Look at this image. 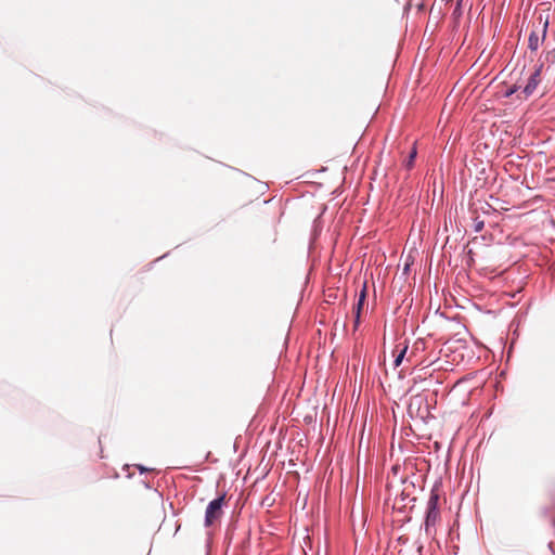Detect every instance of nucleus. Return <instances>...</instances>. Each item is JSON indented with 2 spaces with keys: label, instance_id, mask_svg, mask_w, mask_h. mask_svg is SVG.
<instances>
[{
  "label": "nucleus",
  "instance_id": "f257e3e1",
  "mask_svg": "<svg viewBox=\"0 0 555 555\" xmlns=\"http://www.w3.org/2000/svg\"><path fill=\"white\" fill-rule=\"evenodd\" d=\"M439 494L433 490L427 503V514L425 520L426 531H429L430 527H434L440 517L438 509Z\"/></svg>",
  "mask_w": 555,
  "mask_h": 555
},
{
  "label": "nucleus",
  "instance_id": "f03ea898",
  "mask_svg": "<svg viewBox=\"0 0 555 555\" xmlns=\"http://www.w3.org/2000/svg\"><path fill=\"white\" fill-rule=\"evenodd\" d=\"M548 22L547 20L542 21V18H539L538 26H535L534 29L531 30L529 39H528V48L531 51H537L541 44V42L546 37Z\"/></svg>",
  "mask_w": 555,
  "mask_h": 555
},
{
  "label": "nucleus",
  "instance_id": "7ed1b4c3",
  "mask_svg": "<svg viewBox=\"0 0 555 555\" xmlns=\"http://www.w3.org/2000/svg\"><path fill=\"white\" fill-rule=\"evenodd\" d=\"M224 504V495H221L215 500H212L205 513V526L210 527L215 524V521L219 520L222 516V506Z\"/></svg>",
  "mask_w": 555,
  "mask_h": 555
},
{
  "label": "nucleus",
  "instance_id": "20e7f679",
  "mask_svg": "<svg viewBox=\"0 0 555 555\" xmlns=\"http://www.w3.org/2000/svg\"><path fill=\"white\" fill-rule=\"evenodd\" d=\"M542 65L535 68V70L531 74L527 85L524 88V93L528 96L530 95L537 88L540 82V74H541Z\"/></svg>",
  "mask_w": 555,
  "mask_h": 555
},
{
  "label": "nucleus",
  "instance_id": "39448f33",
  "mask_svg": "<svg viewBox=\"0 0 555 555\" xmlns=\"http://www.w3.org/2000/svg\"><path fill=\"white\" fill-rule=\"evenodd\" d=\"M406 350H408V345L406 344L402 345V347H401V345H397L396 346V349L393 350V357H395L393 364H395V367H398L402 363L403 358H404V356L406 353Z\"/></svg>",
  "mask_w": 555,
  "mask_h": 555
},
{
  "label": "nucleus",
  "instance_id": "423d86ee",
  "mask_svg": "<svg viewBox=\"0 0 555 555\" xmlns=\"http://www.w3.org/2000/svg\"><path fill=\"white\" fill-rule=\"evenodd\" d=\"M365 291L363 289L360 295H359V299H358V304H357V307H356V320H354V327L358 326L359 322H360V313H361V310H362V307L364 305V301H365Z\"/></svg>",
  "mask_w": 555,
  "mask_h": 555
},
{
  "label": "nucleus",
  "instance_id": "0eeeda50",
  "mask_svg": "<svg viewBox=\"0 0 555 555\" xmlns=\"http://www.w3.org/2000/svg\"><path fill=\"white\" fill-rule=\"evenodd\" d=\"M417 151L415 145H413L409 158L404 162V166L408 170H410L414 166V159L416 157Z\"/></svg>",
  "mask_w": 555,
  "mask_h": 555
},
{
  "label": "nucleus",
  "instance_id": "6e6552de",
  "mask_svg": "<svg viewBox=\"0 0 555 555\" xmlns=\"http://www.w3.org/2000/svg\"><path fill=\"white\" fill-rule=\"evenodd\" d=\"M482 228H483V221H477L475 224V230L477 232H479V231H481Z\"/></svg>",
  "mask_w": 555,
  "mask_h": 555
},
{
  "label": "nucleus",
  "instance_id": "1a4fd4ad",
  "mask_svg": "<svg viewBox=\"0 0 555 555\" xmlns=\"http://www.w3.org/2000/svg\"><path fill=\"white\" fill-rule=\"evenodd\" d=\"M517 90L516 87H513L511 89H508L506 92H505V96H511L513 93H515Z\"/></svg>",
  "mask_w": 555,
  "mask_h": 555
},
{
  "label": "nucleus",
  "instance_id": "9d476101",
  "mask_svg": "<svg viewBox=\"0 0 555 555\" xmlns=\"http://www.w3.org/2000/svg\"><path fill=\"white\" fill-rule=\"evenodd\" d=\"M141 472H145L146 469L143 466H138Z\"/></svg>",
  "mask_w": 555,
  "mask_h": 555
},
{
  "label": "nucleus",
  "instance_id": "9b49d317",
  "mask_svg": "<svg viewBox=\"0 0 555 555\" xmlns=\"http://www.w3.org/2000/svg\"><path fill=\"white\" fill-rule=\"evenodd\" d=\"M459 12L460 13V5L457 4L456 9H455V13Z\"/></svg>",
  "mask_w": 555,
  "mask_h": 555
},
{
  "label": "nucleus",
  "instance_id": "f8f14e48",
  "mask_svg": "<svg viewBox=\"0 0 555 555\" xmlns=\"http://www.w3.org/2000/svg\"><path fill=\"white\" fill-rule=\"evenodd\" d=\"M550 54H553V56L555 57V50H554V51H552V52H550V53H548V55H550Z\"/></svg>",
  "mask_w": 555,
  "mask_h": 555
},
{
  "label": "nucleus",
  "instance_id": "ddd939ff",
  "mask_svg": "<svg viewBox=\"0 0 555 555\" xmlns=\"http://www.w3.org/2000/svg\"><path fill=\"white\" fill-rule=\"evenodd\" d=\"M461 1H462V0H457V4H459V5H461Z\"/></svg>",
  "mask_w": 555,
  "mask_h": 555
}]
</instances>
